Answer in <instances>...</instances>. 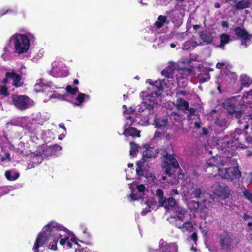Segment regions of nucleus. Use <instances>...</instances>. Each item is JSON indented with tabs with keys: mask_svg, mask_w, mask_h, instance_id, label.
<instances>
[{
	"mask_svg": "<svg viewBox=\"0 0 252 252\" xmlns=\"http://www.w3.org/2000/svg\"><path fill=\"white\" fill-rule=\"evenodd\" d=\"M161 206L168 211L173 210L176 213L175 225L183 233L193 231L194 227L191 220L194 217V214L188 212L182 207L177 204L176 201L172 197L165 198L160 203Z\"/></svg>",
	"mask_w": 252,
	"mask_h": 252,
	"instance_id": "3",
	"label": "nucleus"
},
{
	"mask_svg": "<svg viewBox=\"0 0 252 252\" xmlns=\"http://www.w3.org/2000/svg\"><path fill=\"white\" fill-rule=\"evenodd\" d=\"M123 97L125 99H126L127 97V96L125 94L123 95Z\"/></svg>",
	"mask_w": 252,
	"mask_h": 252,
	"instance_id": "61",
	"label": "nucleus"
},
{
	"mask_svg": "<svg viewBox=\"0 0 252 252\" xmlns=\"http://www.w3.org/2000/svg\"><path fill=\"white\" fill-rule=\"evenodd\" d=\"M128 167H132L133 166V164L132 163H129L128 164Z\"/></svg>",
	"mask_w": 252,
	"mask_h": 252,
	"instance_id": "59",
	"label": "nucleus"
},
{
	"mask_svg": "<svg viewBox=\"0 0 252 252\" xmlns=\"http://www.w3.org/2000/svg\"><path fill=\"white\" fill-rule=\"evenodd\" d=\"M149 209L147 210V209L145 208V210L141 212V214L143 215H145L146 213L149 212Z\"/></svg>",
	"mask_w": 252,
	"mask_h": 252,
	"instance_id": "50",
	"label": "nucleus"
},
{
	"mask_svg": "<svg viewBox=\"0 0 252 252\" xmlns=\"http://www.w3.org/2000/svg\"><path fill=\"white\" fill-rule=\"evenodd\" d=\"M176 106L180 110H185L188 108V103L182 99H178L177 100Z\"/></svg>",
	"mask_w": 252,
	"mask_h": 252,
	"instance_id": "30",
	"label": "nucleus"
},
{
	"mask_svg": "<svg viewBox=\"0 0 252 252\" xmlns=\"http://www.w3.org/2000/svg\"><path fill=\"white\" fill-rule=\"evenodd\" d=\"M252 138L250 137H246V141L248 143V145H245V147H242L243 148H246L249 146V143L252 141Z\"/></svg>",
	"mask_w": 252,
	"mask_h": 252,
	"instance_id": "43",
	"label": "nucleus"
},
{
	"mask_svg": "<svg viewBox=\"0 0 252 252\" xmlns=\"http://www.w3.org/2000/svg\"><path fill=\"white\" fill-rule=\"evenodd\" d=\"M195 126L196 127H197V128H199L200 127L199 125V124L197 123H195Z\"/></svg>",
	"mask_w": 252,
	"mask_h": 252,
	"instance_id": "60",
	"label": "nucleus"
},
{
	"mask_svg": "<svg viewBox=\"0 0 252 252\" xmlns=\"http://www.w3.org/2000/svg\"><path fill=\"white\" fill-rule=\"evenodd\" d=\"M175 46H176V45H175V44H174V43H171V44H170V47H171V48H174V47H175Z\"/></svg>",
	"mask_w": 252,
	"mask_h": 252,
	"instance_id": "58",
	"label": "nucleus"
},
{
	"mask_svg": "<svg viewBox=\"0 0 252 252\" xmlns=\"http://www.w3.org/2000/svg\"><path fill=\"white\" fill-rule=\"evenodd\" d=\"M123 114L126 119V123L124 126V131L123 134L126 136L140 137V131L130 126L134 121L137 122L138 123L142 125H147L148 120L145 119L144 121L139 120V117L138 116L135 117L136 113L131 107H130L126 110H124Z\"/></svg>",
	"mask_w": 252,
	"mask_h": 252,
	"instance_id": "5",
	"label": "nucleus"
},
{
	"mask_svg": "<svg viewBox=\"0 0 252 252\" xmlns=\"http://www.w3.org/2000/svg\"><path fill=\"white\" fill-rule=\"evenodd\" d=\"M43 159V156L41 153L33 154L32 156V161L35 164L40 163Z\"/></svg>",
	"mask_w": 252,
	"mask_h": 252,
	"instance_id": "31",
	"label": "nucleus"
},
{
	"mask_svg": "<svg viewBox=\"0 0 252 252\" xmlns=\"http://www.w3.org/2000/svg\"><path fill=\"white\" fill-rule=\"evenodd\" d=\"M228 157L219 156L212 157L207 161V164L209 166H214L218 171V175L223 179L228 180H233L239 178L240 172L238 168L235 166H229V164L227 161Z\"/></svg>",
	"mask_w": 252,
	"mask_h": 252,
	"instance_id": "4",
	"label": "nucleus"
},
{
	"mask_svg": "<svg viewBox=\"0 0 252 252\" xmlns=\"http://www.w3.org/2000/svg\"><path fill=\"white\" fill-rule=\"evenodd\" d=\"M0 95L6 96L8 95L7 88L5 86L0 87Z\"/></svg>",
	"mask_w": 252,
	"mask_h": 252,
	"instance_id": "37",
	"label": "nucleus"
},
{
	"mask_svg": "<svg viewBox=\"0 0 252 252\" xmlns=\"http://www.w3.org/2000/svg\"><path fill=\"white\" fill-rule=\"evenodd\" d=\"M247 180L250 182L252 183V173H250L247 175Z\"/></svg>",
	"mask_w": 252,
	"mask_h": 252,
	"instance_id": "41",
	"label": "nucleus"
},
{
	"mask_svg": "<svg viewBox=\"0 0 252 252\" xmlns=\"http://www.w3.org/2000/svg\"><path fill=\"white\" fill-rule=\"evenodd\" d=\"M66 133V132H65ZM65 133H62L59 136V139L62 140L65 137Z\"/></svg>",
	"mask_w": 252,
	"mask_h": 252,
	"instance_id": "46",
	"label": "nucleus"
},
{
	"mask_svg": "<svg viewBox=\"0 0 252 252\" xmlns=\"http://www.w3.org/2000/svg\"><path fill=\"white\" fill-rule=\"evenodd\" d=\"M10 99L11 103L20 110L26 109L33 104V101L24 95L13 94Z\"/></svg>",
	"mask_w": 252,
	"mask_h": 252,
	"instance_id": "9",
	"label": "nucleus"
},
{
	"mask_svg": "<svg viewBox=\"0 0 252 252\" xmlns=\"http://www.w3.org/2000/svg\"><path fill=\"white\" fill-rule=\"evenodd\" d=\"M59 126L60 128L64 129L65 132L66 131V128H65V127L64 126V125L63 124H60L59 125Z\"/></svg>",
	"mask_w": 252,
	"mask_h": 252,
	"instance_id": "48",
	"label": "nucleus"
},
{
	"mask_svg": "<svg viewBox=\"0 0 252 252\" xmlns=\"http://www.w3.org/2000/svg\"><path fill=\"white\" fill-rule=\"evenodd\" d=\"M129 188L131 191V194L128 196L129 201H135L140 198L145 190L144 185H136L135 183L130 184Z\"/></svg>",
	"mask_w": 252,
	"mask_h": 252,
	"instance_id": "12",
	"label": "nucleus"
},
{
	"mask_svg": "<svg viewBox=\"0 0 252 252\" xmlns=\"http://www.w3.org/2000/svg\"><path fill=\"white\" fill-rule=\"evenodd\" d=\"M213 70V69H211V68H209V69H206L205 71H204V72H208V71H212Z\"/></svg>",
	"mask_w": 252,
	"mask_h": 252,
	"instance_id": "57",
	"label": "nucleus"
},
{
	"mask_svg": "<svg viewBox=\"0 0 252 252\" xmlns=\"http://www.w3.org/2000/svg\"><path fill=\"white\" fill-rule=\"evenodd\" d=\"M227 66V63L225 62H219L216 64V68L218 69H222L223 67Z\"/></svg>",
	"mask_w": 252,
	"mask_h": 252,
	"instance_id": "40",
	"label": "nucleus"
},
{
	"mask_svg": "<svg viewBox=\"0 0 252 252\" xmlns=\"http://www.w3.org/2000/svg\"><path fill=\"white\" fill-rule=\"evenodd\" d=\"M51 71L52 76L56 77H66L68 75V71L65 64L61 61H55L52 64Z\"/></svg>",
	"mask_w": 252,
	"mask_h": 252,
	"instance_id": "10",
	"label": "nucleus"
},
{
	"mask_svg": "<svg viewBox=\"0 0 252 252\" xmlns=\"http://www.w3.org/2000/svg\"><path fill=\"white\" fill-rule=\"evenodd\" d=\"M222 26L223 27V28H226V27H228V23H227V22L226 21H223L222 22Z\"/></svg>",
	"mask_w": 252,
	"mask_h": 252,
	"instance_id": "45",
	"label": "nucleus"
},
{
	"mask_svg": "<svg viewBox=\"0 0 252 252\" xmlns=\"http://www.w3.org/2000/svg\"><path fill=\"white\" fill-rule=\"evenodd\" d=\"M64 92H66V94L64 95L59 93V91H53V93L49 94V98H57L59 99H65V97L70 95H74L78 93V95L76 98V101L73 102L74 105L79 106L83 102H85L89 100L90 96L89 95L84 93H79L77 87H72L70 85H68L65 89H63Z\"/></svg>",
	"mask_w": 252,
	"mask_h": 252,
	"instance_id": "7",
	"label": "nucleus"
},
{
	"mask_svg": "<svg viewBox=\"0 0 252 252\" xmlns=\"http://www.w3.org/2000/svg\"><path fill=\"white\" fill-rule=\"evenodd\" d=\"M126 105H124L123 106V108H124V109H126Z\"/></svg>",
	"mask_w": 252,
	"mask_h": 252,
	"instance_id": "63",
	"label": "nucleus"
},
{
	"mask_svg": "<svg viewBox=\"0 0 252 252\" xmlns=\"http://www.w3.org/2000/svg\"><path fill=\"white\" fill-rule=\"evenodd\" d=\"M212 192L216 195L222 199L228 198L230 194V189L226 185L216 183L211 187Z\"/></svg>",
	"mask_w": 252,
	"mask_h": 252,
	"instance_id": "11",
	"label": "nucleus"
},
{
	"mask_svg": "<svg viewBox=\"0 0 252 252\" xmlns=\"http://www.w3.org/2000/svg\"><path fill=\"white\" fill-rule=\"evenodd\" d=\"M83 233L84 234H87V236L88 237H90V236L89 234V233L87 232V229H85L84 231H83Z\"/></svg>",
	"mask_w": 252,
	"mask_h": 252,
	"instance_id": "52",
	"label": "nucleus"
},
{
	"mask_svg": "<svg viewBox=\"0 0 252 252\" xmlns=\"http://www.w3.org/2000/svg\"><path fill=\"white\" fill-rule=\"evenodd\" d=\"M232 1L234 4V7L236 10H242L248 8L251 2L250 0H227Z\"/></svg>",
	"mask_w": 252,
	"mask_h": 252,
	"instance_id": "23",
	"label": "nucleus"
},
{
	"mask_svg": "<svg viewBox=\"0 0 252 252\" xmlns=\"http://www.w3.org/2000/svg\"><path fill=\"white\" fill-rule=\"evenodd\" d=\"M191 251H194L195 252H196L197 251V249L196 248H194L193 247H192L191 248Z\"/></svg>",
	"mask_w": 252,
	"mask_h": 252,
	"instance_id": "56",
	"label": "nucleus"
},
{
	"mask_svg": "<svg viewBox=\"0 0 252 252\" xmlns=\"http://www.w3.org/2000/svg\"><path fill=\"white\" fill-rule=\"evenodd\" d=\"M198 79L201 83H203L210 79V75L208 72H203L198 75Z\"/></svg>",
	"mask_w": 252,
	"mask_h": 252,
	"instance_id": "33",
	"label": "nucleus"
},
{
	"mask_svg": "<svg viewBox=\"0 0 252 252\" xmlns=\"http://www.w3.org/2000/svg\"><path fill=\"white\" fill-rule=\"evenodd\" d=\"M5 76L6 78L3 81L4 83H7L9 80H12V84L16 87H20L23 85L20 76L14 72H7Z\"/></svg>",
	"mask_w": 252,
	"mask_h": 252,
	"instance_id": "20",
	"label": "nucleus"
},
{
	"mask_svg": "<svg viewBox=\"0 0 252 252\" xmlns=\"http://www.w3.org/2000/svg\"><path fill=\"white\" fill-rule=\"evenodd\" d=\"M232 241V235L228 232H224L220 236V243L223 249H228Z\"/></svg>",
	"mask_w": 252,
	"mask_h": 252,
	"instance_id": "21",
	"label": "nucleus"
},
{
	"mask_svg": "<svg viewBox=\"0 0 252 252\" xmlns=\"http://www.w3.org/2000/svg\"><path fill=\"white\" fill-rule=\"evenodd\" d=\"M191 237L192 239L196 242L197 239V234L195 232H193V234L191 235Z\"/></svg>",
	"mask_w": 252,
	"mask_h": 252,
	"instance_id": "42",
	"label": "nucleus"
},
{
	"mask_svg": "<svg viewBox=\"0 0 252 252\" xmlns=\"http://www.w3.org/2000/svg\"><path fill=\"white\" fill-rule=\"evenodd\" d=\"M189 42H187L185 43V45H184V47H183V48L184 49H188L190 48V46L189 45Z\"/></svg>",
	"mask_w": 252,
	"mask_h": 252,
	"instance_id": "44",
	"label": "nucleus"
},
{
	"mask_svg": "<svg viewBox=\"0 0 252 252\" xmlns=\"http://www.w3.org/2000/svg\"><path fill=\"white\" fill-rule=\"evenodd\" d=\"M11 12L10 10H7L6 12H3V11L1 12H0V16H2L6 13H9Z\"/></svg>",
	"mask_w": 252,
	"mask_h": 252,
	"instance_id": "49",
	"label": "nucleus"
},
{
	"mask_svg": "<svg viewBox=\"0 0 252 252\" xmlns=\"http://www.w3.org/2000/svg\"><path fill=\"white\" fill-rule=\"evenodd\" d=\"M73 83L75 85H77L79 84V80L77 79H75L74 80Z\"/></svg>",
	"mask_w": 252,
	"mask_h": 252,
	"instance_id": "54",
	"label": "nucleus"
},
{
	"mask_svg": "<svg viewBox=\"0 0 252 252\" xmlns=\"http://www.w3.org/2000/svg\"><path fill=\"white\" fill-rule=\"evenodd\" d=\"M230 40V36L228 34H221L220 35V44L218 47L220 48H223L224 46L229 42Z\"/></svg>",
	"mask_w": 252,
	"mask_h": 252,
	"instance_id": "27",
	"label": "nucleus"
},
{
	"mask_svg": "<svg viewBox=\"0 0 252 252\" xmlns=\"http://www.w3.org/2000/svg\"><path fill=\"white\" fill-rule=\"evenodd\" d=\"M55 87L51 83H46L43 79L37 80L34 86V89L36 92L47 91L48 92L52 93Z\"/></svg>",
	"mask_w": 252,
	"mask_h": 252,
	"instance_id": "17",
	"label": "nucleus"
},
{
	"mask_svg": "<svg viewBox=\"0 0 252 252\" xmlns=\"http://www.w3.org/2000/svg\"><path fill=\"white\" fill-rule=\"evenodd\" d=\"M244 217L246 219H249L248 222V224L249 227V233L250 235L252 236V237H251V239L252 240V218H250L249 217V216L247 215H244Z\"/></svg>",
	"mask_w": 252,
	"mask_h": 252,
	"instance_id": "35",
	"label": "nucleus"
},
{
	"mask_svg": "<svg viewBox=\"0 0 252 252\" xmlns=\"http://www.w3.org/2000/svg\"><path fill=\"white\" fill-rule=\"evenodd\" d=\"M35 37L31 33L26 34H15L11 37L14 51L18 54L26 53L30 46V41H34Z\"/></svg>",
	"mask_w": 252,
	"mask_h": 252,
	"instance_id": "6",
	"label": "nucleus"
},
{
	"mask_svg": "<svg viewBox=\"0 0 252 252\" xmlns=\"http://www.w3.org/2000/svg\"><path fill=\"white\" fill-rule=\"evenodd\" d=\"M243 195L245 197L249 200L252 203V194L248 190H245L243 192Z\"/></svg>",
	"mask_w": 252,
	"mask_h": 252,
	"instance_id": "38",
	"label": "nucleus"
},
{
	"mask_svg": "<svg viewBox=\"0 0 252 252\" xmlns=\"http://www.w3.org/2000/svg\"><path fill=\"white\" fill-rule=\"evenodd\" d=\"M130 155L131 156L134 157L136 155L137 153L138 152L139 147L138 146V145L133 142H130Z\"/></svg>",
	"mask_w": 252,
	"mask_h": 252,
	"instance_id": "32",
	"label": "nucleus"
},
{
	"mask_svg": "<svg viewBox=\"0 0 252 252\" xmlns=\"http://www.w3.org/2000/svg\"><path fill=\"white\" fill-rule=\"evenodd\" d=\"M200 38L207 44L210 43L213 39L212 34L206 31L202 32L200 35Z\"/></svg>",
	"mask_w": 252,
	"mask_h": 252,
	"instance_id": "24",
	"label": "nucleus"
},
{
	"mask_svg": "<svg viewBox=\"0 0 252 252\" xmlns=\"http://www.w3.org/2000/svg\"><path fill=\"white\" fill-rule=\"evenodd\" d=\"M56 147H57V149H60V150L61 149V147L60 146H56Z\"/></svg>",
	"mask_w": 252,
	"mask_h": 252,
	"instance_id": "62",
	"label": "nucleus"
},
{
	"mask_svg": "<svg viewBox=\"0 0 252 252\" xmlns=\"http://www.w3.org/2000/svg\"><path fill=\"white\" fill-rule=\"evenodd\" d=\"M183 70L176 69L175 63L173 62L169 63L168 66L162 71V75L166 77L163 80H157L153 82L148 80L147 82L151 85V89L158 90L152 92L150 94H147L143 98V103L146 107L150 110L155 105L158 104L161 101V90L166 86L172 89L175 87V81L173 79L175 78L178 85L183 87L186 84V75L184 74Z\"/></svg>",
	"mask_w": 252,
	"mask_h": 252,
	"instance_id": "1",
	"label": "nucleus"
},
{
	"mask_svg": "<svg viewBox=\"0 0 252 252\" xmlns=\"http://www.w3.org/2000/svg\"><path fill=\"white\" fill-rule=\"evenodd\" d=\"M137 168H136V173L138 175H144L147 179V181L149 183L157 184V180L156 177L151 172H145L143 171V165L141 163V162H137Z\"/></svg>",
	"mask_w": 252,
	"mask_h": 252,
	"instance_id": "16",
	"label": "nucleus"
},
{
	"mask_svg": "<svg viewBox=\"0 0 252 252\" xmlns=\"http://www.w3.org/2000/svg\"><path fill=\"white\" fill-rule=\"evenodd\" d=\"M178 194V191L177 189H172V194Z\"/></svg>",
	"mask_w": 252,
	"mask_h": 252,
	"instance_id": "51",
	"label": "nucleus"
},
{
	"mask_svg": "<svg viewBox=\"0 0 252 252\" xmlns=\"http://www.w3.org/2000/svg\"><path fill=\"white\" fill-rule=\"evenodd\" d=\"M182 189L183 193L185 197H190L191 198L200 197L201 195L200 189L192 182H191L189 178H186L183 181ZM187 198L186 199V200Z\"/></svg>",
	"mask_w": 252,
	"mask_h": 252,
	"instance_id": "8",
	"label": "nucleus"
},
{
	"mask_svg": "<svg viewBox=\"0 0 252 252\" xmlns=\"http://www.w3.org/2000/svg\"><path fill=\"white\" fill-rule=\"evenodd\" d=\"M8 187H0V196H1L4 194L7 193L9 192Z\"/></svg>",
	"mask_w": 252,
	"mask_h": 252,
	"instance_id": "39",
	"label": "nucleus"
},
{
	"mask_svg": "<svg viewBox=\"0 0 252 252\" xmlns=\"http://www.w3.org/2000/svg\"><path fill=\"white\" fill-rule=\"evenodd\" d=\"M5 176L8 180L14 181L18 178L19 174L14 171L8 170L5 172Z\"/></svg>",
	"mask_w": 252,
	"mask_h": 252,
	"instance_id": "25",
	"label": "nucleus"
},
{
	"mask_svg": "<svg viewBox=\"0 0 252 252\" xmlns=\"http://www.w3.org/2000/svg\"><path fill=\"white\" fill-rule=\"evenodd\" d=\"M199 28V26L198 25H195L193 26V28L194 30H197Z\"/></svg>",
	"mask_w": 252,
	"mask_h": 252,
	"instance_id": "53",
	"label": "nucleus"
},
{
	"mask_svg": "<svg viewBox=\"0 0 252 252\" xmlns=\"http://www.w3.org/2000/svg\"><path fill=\"white\" fill-rule=\"evenodd\" d=\"M205 196L206 199H204L203 200V206H202L201 205L199 204V202L190 201L187 203L189 209L191 210L195 211L199 208L201 210H202L204 208H206L207 207V205L211 202V200H212V198L211 196L208 194H206Z\"/></svg>",
	"mask_w": 252,
	"mask_h": 252,
	"instance_id": "18",
	"label": "nucleus"
},
{
	"mask_svg": "<svg viewBox=\"0 0 252 252\" xmlns=\"http://www.w3.org/2000/svg\"><path fill=\"white\" fill-rule=\"evenodd\" d=\"M162 179H163V180H165L166 179V177H165V176H163V177H162Z\"/></svg>",
	"mask_w": 252,
	"mask_h": 252,
	"instance_id": "64",
	"label": "nucleus"
},
{
	"mask_svg": "<svg viewBox=\"0 0 252 252\" xmlns=\"http://www.w3.org/2000/svg\"><path fill=\"white\" fill-rule=\"evenodd\" d=\"M214 142L216 143V146H218V149L221 148L222 151H229V142L228 140V137H225L223 139H218L215 138Z\"/></svg>",
	"mask_w": 252,
	"mask_h": 252,
	"instance_id": "22",
	"label": "nucleus"
},
{
	"mask_svg": "<svg viewBox=\"0 0 252 252\" xmlns=\"http://www.w3.org/2000/svg\"><path fill=\"white\" fill-rule=\"evenodd\" d=\"M177 250L178 246L176 244H168L163 240H160L159 243V249L151 250L150 252H176Z\"/></svg>",
	"mask_w": 252,
	"mask_h": 252,
	"instance_id": "14",
	"label": "nucleus"
},
{
	"mask_svg": "<svg viewBox=\"0 0 252 252\" xmlns=\"http://www.w3.org/2000/svg\"><path fill=\"white\" fill-rule=\"evenodd\" d=\"M167 122V119L166 118H163L162 119H159L156 118L154 120V123L156 125V127L158 128H162L164 127L166 125Z\"/></svg>",
	"mask_w": 252,
	"mask_h": 252,
	"instance_id": "26",
	"label": "nucleus"
},
{
	"mask_svg": "<svg viewBox=\"0 0 252 252\" xmlns=\"http://www.w3.org/2000/svg\"><path fill=\"white\" fill-rule=\"evenodd\" d=\"M143 148L144 149L142 151L143 160L145 161L148 159L155 158L158 153L157 149L150 147L148 145H144Z\"/></svg>",
	"mask_w": 252,
	"mask_h": 252,
	"instance_id": "19",
	"label": "nucleus"
},
{
	"mask_svg": "<svg viewBox=\"0 0 252 252\" xmlns=\"http://www.w3.org/2000/svg\"><path fill=\"white\" fill-rule=\"evenodd\" d=\"M156 195L158 197V201L160 203L164 199L163 192L162 189H158L156 190Z\"/></svg>",
	"mask_w": 252,
	"mask_h": 252,
	"instance_id": "36",
	"label": "nucleus"
},
{
	"mask_svg": "<svg viewBox=\"0 0 252 252\" xmlns=\"http://www.w3.org/2000/svg\"><path fill=\"white\" fill-rule=\"evenodd\" d=\"M215 6L216 8H218L220 7V5L219 3H215Z\"/></svg>",
	"mask_w": 252,
	"mask_h": 252,
	"instance_id": "55",
	"label": "nucleus"
},
{
	"mask_svg": "<svg viewBox=\"0 0 252 252\" xmlns=\"http://www.w3.org/2000/svg\"><path fill=\"white\" fill-rule=\"evenodd\" d=\"M160 135H161V133L160 132H158L157 131L155 133L154 137H160Z\"/></svg>",
	"mask_w": 252,
	"mask_h": 252,
	"instance_id": "47",
	"label": "nucleus"
},
{
	"mask_svg": "<svg viewBox=\"0 0 252 252\" xmlns=\"http://www.w3.org/2000/svg\"><path fill=\"white\" fill-rule=\"evenodd\" d=\"M165 161L163 164V167L165 169L166 173L171 175L170 164L175 168L179 167V164L174 156L171 154H167L164 156Z\"/></svg>",
	"mask_w": 252,
	"mask_h": 252,
	"instance_id": "13",
	"label": "nucleus"
},
{
	"mask_svg": "<svg viewBox=\"0 0 252 252\" xmlns=\"http://www.w3.org/2000/svg\"><path fill=\"white\" fill-rule=\"evenodd\" d=\"M234 32L237 37L241 40V45L246 47L250 44L251 36L245 30L240 27H237L235 29Z\"/></svg>",
	"mask_w": 252,
	"mask_h": 252,
	"instance_id": "15",
	"label": "nucleus"
},
{
	"mask_svg": "<svg viewBox=\"0 0 252 252\" xmlns=\"http://www.w3.org/2000/svg\"><path fill=\"white\" fill-rule=\"evenodd\" d=\"M241 84L245 87H248L252 83V80L246 75H241L240 78Z\"/></svg>",
	"mask_w": 252,
	"mask_h": 252,
	"instance_id": "28",
	"label": "nucleus"
},
{
	"mask_svg": "<svg viewBox=\"0 0 252 252\" xmlns=\"http://www.w3.org/2000/svg\"><path fill=\"white\" fill-rule=\"evenodd\" d=\"M238 98L239 97H232L225 100L223 103V107L229 114L235 115L236 118H239L242 115L245 117L243 119L244 121L240 120L239 122L241 123H246L244 126L245 129H248L250 126L252 129V90L243 94L241 98L242 102L241 111H237L235 109L238 102Z\"/></svg>",
	"mask_w": 252,
	"mask_h": 252,
	"instance_id": "2",
	"label": "nucleus"
},
{
	"mask_svg": "<svg viewBox=\"0 0 252 252\" xmlns=\"http://www.w3.org/2000/svg\"><path fill=\"white\" fill-rule=\"evenodd\" d=\"M26 129L29 131V133H31L30 136L33 138L37 139V136L35 135V133L34 132L35 131V126L33 125H31V126H26Z\"/></svg>",
	"mask_w": 252,
	"mask_h": 252,
	"instance_id": "34",
	"label": "nucleus"
},
{
	"mask_svg": "<svg viewBox=\"0 0 252 252\" xmlns=\"http://www.w3.org/2000/svg\"><path fill=\"white\" fill-rule=\"evenodd\" d=\"M169 21L166 16L160 15L158 18V20L155 22V25L158 28H161L165 24H168Z\"/></svg>",
	"mask_w": 252,
	"mask_h": 252,
	"instance_id": "29",
	"label": "nucleus"
}]
</instances>
